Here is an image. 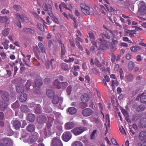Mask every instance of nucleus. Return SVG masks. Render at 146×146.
Returning a JSON list of instances; mask_svg holds the SVG:
<instances>
[{
    "label": "nucleus",
    "instance_id": "obj_45",
    "mask_svg": "<svg viewBox=\"0 0 146 146\" xmlns=\"http://www.w3.org/2000/svg\"><path fill=\"white\" fill-rule=\"evenodd\" d=\"M61 42L60 41V43L62 44L61 46V53L62 55H64L66 52V50L64 47V46L63 44H62V43H61Z\"/></svg>",
    "mask_w": 146,
    "mask_h": 146
},
{
    "label": "nucleus",
    "instance_id": "obj_8",
    "mask_svg": "<svg viewBox=\"0 0 146 146\" xmlns=\"http://www.w3.org/2000/svg\"><path fill=\"white\" fill-rule=\"evenodd\" d=\"M42 8L44 10L47 12L50 16H52L53 14L52 10V7L49 4H44L42 6Z\"/></svg>",
    "mask_w": 146,
    "mask_h": 146
},
{
    "label": "nucleus",
    "instance_id": "obj_14",
    "mask_svg": "<svg viewBox=\"0 0 146 146\" xmlns=\"http://www.w3.org/2000/svg\"><path fill=\"white\" fill-rule=\"evenodd\" d=\"M42 84V80L40 79H37L35 80V84H33V88L36 89L39 88Z\"/></svg>",
    "mask_w": 146,
    "mask_h": 146
},
{
    "label": "nucleus",
    "instance_id": "obj_21",
    "mask_svg": "<svg viewBox=\"0 0 146 146\" xmlns=\"http://www.w3.org/2000/svg\"><path fill=\"white\" fill-rule=\"evenodd\" d=\"M46 94L47 96L49 98H50L54 95L55 93L53 90L49 89L47 90Z\"/></svg>",
    "mask_w": 146,
    "mask_h": 146
},
{
    "label": "nucleus",
    "instance_id": "obj_54",
    "mask_svg": "<svg viewBox=\"0 0 146 146\" xmlns=\"http://www.w3.org/2000/svg\"><path fill=\"white\" fill-rule=\"evenodd\" d=\"M139 146H146V139L145 140L139 142Z\"/></svg>",
    "mask_w": 146,
    "mask_h": 146
},
{
    "label": "nucleus",
    "instance_id": "obj_59",
    "mask_svg": "<svg viewBox=\"0 0 146 146\" xmlns=\"http://www.w3.org/2000/svg\"><path fill=\"white\" fill-rule=\"evenodd\" d=\"M31 82L30 80L27 81L25 85V87L27 89L30 88L29 87L31 85Z\"/></svg>",
    "mask_w": 146,
    "mask_h": 146
},
{
    "label": "nucleus",
    "instance_id": "obj_35",
    "mask_svg": "<svg viewBox=\"0 0 146 146\" xmlns=\"http://www.w3.org/2000/svg\"><path fill=\"white\" fill-rule=\"evenodd\" d=\"M71 146H83L82 143L79 141H76L71 144Z\"/></svg>",
    "mask_w": 146,
    "mask_h": 146
},
{
    "label": "nucleus",
    "instance_id": "obj_2",
    "mask_svg": "<svg viewBox=\"0 0 146 146\" xmlns=\"http://www.w3.org/2000/svg\"><path fill=\"white\" fill-rule=\"evenodd\" d=\"M38 134L37 133H34L33 135H29L27 134L25 135L23 134L22 138L25 143H28L29 144H34L37 140L38 137Z\"/></svg>",
    "mask_w": 146,
    "mask_h": 146
},
{
    "label": "nucleus",
    "instance_id": "obj_33",
    "mask_svg": "<svg viewBox=\"0 0 146 146\" xmlns=\"http://www.w3.org/2000/svg\"><path fill=\"white\" fill-rule=\"evenodd\" d=\"M130 49L131 51L135 52L140 50L141 48L138 46H135L131 47Z\"/></svg>",
    "mask_w": 146,
    "mask_h": 146
},
{
    "label": "nucleus",
    "instance_id": "obj_39",
    "mask_svg": "<svg viewBox=\"0 0 146 146\" xmlns=\"http://www.w3.org/2000/svg\"><path fill=\"white\" fill-rule=\"evenodd\" d=\"M59 100L58 96H54L52 100V103L54 104H56L59 102Z\"/></svg>",
    "mask_w": 146,
    "mask_h": 146
},
{
    "label": "nucleus",
    "instance_id": "obj_16",
    "mask_svg": "<svg viewBox=\"0 0 146 146\" xmlns=\"http://www.w3.org/2000/svg\"><path fill=\"white\" fill-rule=\"evenodd\" d=\"M11 122L13 127L16 129H18L20 127L21 125V123L19 121L13 120Z\"/></svg>",
    "mask_w": 146,
    "mask_h": 146
},
{
    "label": "nucleus",
    "instance_id": "obj_34",
    "mask_svg": "<svg viewBox=\"0 0 146 146\" xmlns=\"http://www.w3.org/2000/svg\"><path fill=\"white\" fill-rule=\"evenodd\" d=\"M112 84L111 86L115 88V86H117L119 85V82L117 80H112L111 81Z\"/></svg>",
    "mask_w": 146,
    "mask_h": 146
},
{
    "label": "nucleus",
    "instance_id": "obj_62",
    "mask_svg": "<svg viewBox=\"0 0 146 146\" xmlns=\"http://www.w3.org/2000/svg\"><path fill=\"white\" fill-rule=\"evenodd\" d=\"M72 90V86H69L67 88V92L68 95L70 94Z\"/></svg>",
    "mask_w": 146,
    "mask_h": 146
},
{
    "label": "nucleus",
    "instance_id": "obj_9",
    "mask_svg": "<svg viewBox=\"0 0 146 146\" xmlns=\"http://www.w3.org/2000/svg\"><path fill=\"white\" fill-rule=\"evenodd\" d=\"M51 126V124L50 123L47 124L46 125V128L44 131V135L46 137L50 136L52 134V132L50 128Z\"/></svg>",
    "mask_w": 146,
    "mask_h": 146
},
{
    "label": "nucleus",
    "instance_id": "obj_63",
    "mask_svg": "<svg viewBox=\"0 0 146 146\" xmlns=\"http://www.w3.org/2000/svg\"><path fill=\"white\" fill-rule=\"evenodd\" d=\"M119 130L120 132L123 134H125V135H127V134L125 132V131L124 128L122 127L121 128L119 127Z\"/></svg>",
    "mask_w": 146,
    "mask_h": 146
},
{
    "label": "nucleus",
    "instance_id": "obj_24",
    "mask_svg": "<svg viewBox=\"0 0 146 146\" xmlns=\"http://www.w3.org/2000/svg\"><path fill=\"white\" fill-rule=\"evenodd\" d=\"M35 126L32 125H29L27 127V131L29 132H32L35 130Z\"/></svg>",
    "mask_w": 146,
    "mask_h": 146
},
{
    "label": "nucleus",
    "instance_id": "obj_52",
    "mask_svg": "<svg viewBox=\"0 0 146 146\" xmlns=\"http://www.w3.org/2000/svg\"><path fill=\"white\" fill-rule=\"evenodd\" d=\"M19 106L18 102L16 101L15 103L12 104L11 106L13 109H15L18 108Z\"/></svg>",
    "mask_w": 146,
    "mask_h": 146
},
{
    "label": "nucleus",
    "instance_id": "obj_10",
    "mask_svg": "<svg viewBox=\"0 0 146 146\" xmlns=\"http://www.w3.org/2000/svg\"><path fill=\"white\" fill-rule=\"evenodd\" d=\"M93 113V111L90 108L85 109L82 111V114L84 117L89 116L92 114Z\"/></svg>",
    "mask_w": 146,
    "mask_h": 146
},
{
    "label": "nucleus",
    "instance_id": "obj_30",
    "mask_svg": "<svg viewBox=\"0 0 146 146\" xmlns=\"http://www.w3.org/2000/svg\"><path fill=\"white\" fill-rule=\"evenodd\" d=\"M38 45L41 52L45 53L46 52L44 46L42 43L40 42H39L38 43Z\"/></svg>",
    "mask_w": 146,
    "mask_h": 146
},
{
    "label": "nucleus",
    "instance_id": "obj_60",
    "mask_svg": "<svg viewBox=\"0 0 146 146\" xmlns=\"http://www.w3.org/2000/svg\"><path fill=\"white\" fill-rule=\"evenodd\" d=\"M37 27L40 30L42 31H44V28L42 25L38 23L37 25Z\"/></svg>",
    "mask_w": 146,
    "mask_h": 146
},
{
    "label": "nucleus",
    "instance_id": "obj_42",
    "mask_svg": "<svg viewBox=\"0 0 146 146\" xmlns=\"http://www.w3.org/2000/svg\"><path fill=\"white\" fill-rule=\"evenodd\" d=\"M16 89L17 92L19 93L23 92L24 90V88L21 86H17Z\"/></svg>",
    "mask_w": 146,
    "mask_h": 146
},
{
    "label": "nucleus",
    "instance_id": "obj_25",
    "mask_svg": "<svg viewBox=\"0 0 146 146\" xmlns=\"http://www.w3.org/2000/svg\"><path fill=\"white\" fill-rule=\"evenodd\" d=\"M19 99L20 101L21 102H25L27 99V94L24 93L21 94Z\"/></svg>",
    "mask_w": 146,
    "mask_h": 146
},
{
    "label": "nucleus",
    "instance_id": "obj_57",
    "mask_svg": "<svg viewBox=\"0 0 146 146\" xmlns=\"http://www.w3.org/2000/svg\"><path fill=\"white\" fill-rule=\"evenodd\" d=\"M140 118V117L138 115H133L132 117V120L133 121H137Z\"/></svg>",
    "mask_w": 146,
    "mask_h": 146
},
{
    "label": "nucleus",
    "instance_id": "obj_40",
    "mask_svg": "<svg viewBox=\"0 0 146 146\" xmlns=\"http://www.w3.org/2000/svg\"><path fill=\"white\" fill-rule=\"evenodd\" d=\"M125 78L128 81H131L133 79V76L131 74H129L125 76Z\"/></svg>",
    "mask_w": 146,
    "mask_h": 146
},
{
    "label": "nucleus",
    "instance_id": "obj_20",
    "mask_svg": "<svg viewBox=\"0 0 146 146\" xmlns=\"http://www.w3.org/2000/svg\"><path fill=\"white\" fill-rule=\"evenodd\" d=\"M55 62L54 59H52L50 61H48L46 62L45 65L47 69H48L50 66L52 68H53L52 64Z\"/></svg>",
    "mask_w": 146,
    "mask_h": 146
},
{
    "label": "nucleus",
    "instance_id": "obj_12",
    "mask_svg": "<svg viewBox=\"0 0 146 146\" xmlns=\"http://www.w3.org/2000/svg\"><path fill=\"white\" fill-rule=\"evenodd\" d=\"M15 16L19 21H25L26 22H28L29 21L28 18L24 16V15H21L18 13H16Z\"/></svg>",
    "mask_w": 146,
    "mask_h": 146
},
{
    "label": "nucleus",
    "instance_id": "obj_37",
    "mask_svg": "<svg viewBox=\"0 0 146 146\" xmlns=\"http://www.w3.org/2000/svg\"><path fill=\"white\" fill-rule=\"evenodd\" d=\"M13 144L12 140L8 138L7 139V141H6L5 146H12Z\"/></svg>",
    "mask_w": 146,
    "mask_h": 146
},
{
    "label": "nucleus",
    "instance_id": "obj_13",
    "mask_svg": "<svg viewBox=\"0 0 146 146\" xmlns=\"http://www.w3.org/2000/svg\"><path fill=\"white\" fill-rule=\"evenodd\" d=\"M53 84L54 86V87L57 88L59 89L61 88V86L64 85L65 86L67 85V83L66 82L63 83H60L58 81V80L54 81L53 83Z\"/></svg>",
    "mask_w": 146,
    "mask_h": 146
},
{
    "label": "nucleus",
    "instance_id": "obj_50",
    "mask_svg": "<svg viewBox=\"0 0 146 146\" xmlns=\"http://www.w3.org/2000/svg\"><path fill=\"white\" fill-rule=\"evenodd\" d=\"M3 22L6 24H8L9 23V20L7 17H1Z\"/></svg>",
    "mask_w": 146,
    "mask_h": 146
},
{
    "label": "nucleus",
    "instance_id": "obj_48",
    "mask_svg": "<svg viewBox=\"0 0 146 146\" xmlns=\"http://www.w3.org/2000/svg\"><path fill=\"white\" fill-rule=\"evenodd\" d=\"M35 113H40L41 112L40 109V106L38 104L35 110Z\"/></svg>",
    "mask_w": 146,
    "mask_h": 146
},
{
    "label": "nucleus",
    "instance_id": "obj_44",
    "mask_svg": "<svg viewBox=\"0 0 146 146\" xmlns=\"http://www.w3.org/2000/svg\"><path fill=\"white\" fill-rule=\"evenodd\" d=\"M145 133L144 131L141 132L139 135V139L141 141L144 140L145 138Z\"/></svg>",
    "mask_w": 146,
    "mask_h": 146
},
{
    "label": "nucleus",
    "instance_id": "obj_41",
    "mask_svg": "<svg viewBox=\"0 0 146 146\" xmlns=\"http://www.w3.org/2000/svg\"><path fill=\"white\" fill-rule=\"evenodd\" d=\"M36 49H37V50H36L35 49L34 50V52L35 53V56L38 58V59H40V58L39 56V54H40V52L38 49V48L37 46L36 47Z\"/></svg>",
    "mask_w": 146,
    "mask_h": 146
},
{
    "label": "nucleus",
    "instance_id": "obj_29",
    "mask_svg": "<svg viewBox=\"0 0 146 146\" xmlns=\"http://www.w3.org/2000/svg\"><path fill=\"white\" fill-rule=\"evenodd\" d=\"M7 104L3 102H0V108L3 111L7 108Z\"/></svg>",
    "mask_w": 146,
    "mask_h": 146
},
{
    "label": "nucleus",
    "instance_id": "obj_64",
    "mask_svg": "<svg viewBox=\"0 0 146 146\" xmlns=\"http://www.w3.org/2000/svg\"><path fill=\"white\" fill-rule=\"evenodd\" d=\"M13 8L14 9L16 10L17 11H18L21 9L20 6L17 5H14L13 6Z\"/></svg>",
    "mask_w": 146,
    "mask_h": 146
},
{
    "label": "nucleus",
    "instance_id": "obj_56",
    "mask_svg": "<svg viewBox=\"0 0 146 146\" xmlns=\"http://www.w3.org/2000/svg\"><path fill=\"white\" fill-rule=\"evenodd\" d=\"M61 7H62L66 9H68V8L67 7L66 5H65V4L64 3H62L61 4H60L59 5V7L60 9V11L61 12H62L63 11L62 10Z\"/></svg>",
    "mask_w": 146,
    "mask_h": 146
},
{
    "label": "nucleus",
    "instance_id": "obj_3",
    "mask_svg": "<svg viewBox=\"0 0 146 146\" xmlns=\"http://www.w3.org/2000/svg\"><path fill=\"white\" fill-rule=\"evenodd\" d=\"M138 5L139 9L137 13V15H144L146 14V5L143 1H140Z\"/></svg>",
    "mask_w": 146,
    "mask_h": 146
},
{
    "label": "nucleus",
    "instance_id": "obj_11",
    "mask_svg": "<svg viewBox=\"0 0 146 146\" xmlns=\"http://www.w3.org/2000/svg\"><path fill=\"white\" fill-rule=\"evenodd\" d=\"M23 33H27L29 34H35L36 32V29L33 28H25L22 30Z\"/></svg>",
    "mask_w": 146,
    "mask_h": 146
},
{
    "label": "nucleus",
    "instance_id": "obj_17",
    "mask_svg": "<svg viewBox=\"0 0 146 146\" xmlns=\"http://www.w3.org/2000/svg\"><path fill=\"white\" fill-rule=\"evenodd\" d=\"M64 126L66 129L69 130L74 127V124L72 122H69L65 123Z\"/></svg>",
    "mask_w": 146,
    "mask_h": 146
},
{
    "label": "nucleus",
    "instance_id": "obj_28",
    "mask_svg": "<svg viewBox=\"0 0 146 146\" xmlns=\"http://www.w3.org/2000/svg\"><path fill=\"white\" fill-rule=\"evenodd\" d=\"M35 119V116L33 114H29L27 117V119L31 122H33Z\"/></svg>",
    "mask_w": 146,
    "mask_h": 146
},
{
    "label": "nucleus",
    "instance_id": "obj_18",
    "mask_svg": "<svg viewBox=\"0 0 146 146\" xmlns=\"http://www.w3.org/2000/svg\"><path fill=\"white\" fill-rule=\"evenodd\" d=\"M104 123L106 127V129H107L110 126L109 115L108 114H107L106 115Z\"/></svg>",
    "mask_w": 146,
    "mask_h": 146
},
{
    "label": "nucleus",
    "instance_id": "obj_38",
    "mask_svg": "<svg viewBox=\"0 0 146 146\" xmlns=\"http://www.w3.org/2000/svg\"><path fill=\"white\" fill-rule=\"evenodd\" d=\"M9 41L8 40H5L4 41L2 42V44L4 46V48L6 49H7L8 48V44Z\"/></svg>",
    "mask_w": 146,
    "mask_h": 146
},
{
    "label": "nucleus",
    "instance_id": "obj_43",
    "mask_svg": "<svg viewBox=\"0 0 146 146\" xmlns=\"http://www.w3.org/2000/svg\"><path fill=\"white\" fill-rule=\"evenodd\" d=\"M44 111L47 113H49L52 112V109L49 107L47 106L44 108Z\"/></svg>",
    "mask_w": 146,
    "mask_h": 146
},
{
    "label": "nucleus",
    "instance_id": "obj_58",
    "mask_svg": "<svg viewBox=\"0 0 146 146\" xmlns=\"http://www.w3.org/2000/svg\"><path fill=\"white\" fill-rule=\"evenodd\" d=\"M54 114L57 118L62 119V116L60 113L55 112H54Z\"/></svg>",
    "mask_w": 146,
    "mask_h": 146
},
{
    "label": "nucleus",
    "instance_id": "obj_51",
    "mask_svg": "<svg viewBox=\"0 0 146 146\" xmlns=\"http://www.w3.org/2000/svg\"><path fill=\"white\" fill-rule=\"evenodd\" d=\"M5 134L8 136H10L13 134V132L11 129H9L6 131Z\"/></svg>",
    "mask_w": 146,
    "mask_h": 146
},
{
    "label": "nucleus",
    "instance_id": "obj_23",
    "mask_svg": "<svg viewBox=\"0 0 146 146\" xmlns=\"http://www.w3.org/2000/svg\"><path fill=\"white\" fill-rule=\"evenodd\" d=\"M82 101L83 103H86L89 100L88 95L86 94L82 95L81 97Z\"/></svg>",
    "mask_w": 146,
    "mask_h": 146
},
{
    "label": "nucleus",
    "instance_id": "obj_7",
    "mask_svg": "<svg viewBox=\"0 0 146 146\" xmlns=\"http://www.w3.org/2000/svg\"><path fill=\"white\" fill-rule=\"evenodd\" d=\"M80 6L81 8V10L83 13L85 15H90L93 14V12L90 13L89 12L90 8L89 7L85 5L83 3L80 4Z\"/></svg>",
    "mask_w": 146,
    "mask_h": 146
},
{
    "label": "nucleus",
    "instance_id": "obj_6",
    "mask_svg": "<svg viewBox=\"0 0 146 146\" xmlns=\"http://www.w3.org/2000/svg\"><path fill=\"white\" fill-rule=\"evenodd\" d=\"M72 135L70 131L65 132L62 134V138L63 141L67 142L69 141L71 138Z\"/></svg>",
    "mask_w": 146,
    "mask_h": 146
},
{
    "label": "nucleus",
    "instance_id": "obj_5",
    "mask_svg": "<svg viewBox=\"0 0 146 146\" xmlns=\"http://www.w3.org/2000/svg\"><path fill=\"white\" fill-rule=\"evenodd\" d=\"M51 146H63V144L59 137H56L52 139Z\"/></svg>",
    "mask_w": 146,
    "mask_h": 146
},
{
    "label": "nucleus",
    "instance_id": "obj_27",
    "mask_svg": "<svg viewBox=\"0 0 146 146\" xmlns=\"http://www.w3.org/2000/svg\"><path fill=\"white\" fill-rule=\"evenodd\" d=\"M76 109L73 107H70L68 108V111L70 114H74L76 112Z\"/></svg>",
    "mask_w": 146,
    "mask_h": 146
},
{
    "label": "nucleus",
    "instance_id": "obj_47",
    "mask_svg": "<svg viewBox=\"0 0 146 146\" xmlns=\"http://www.w3.org/2000/svg\"><path fill=\"white\" fill-rule=\"evenodd\" d=\"M128 66L129 70H132L134 66V63L132 61L129 62L128 63Z\"/></svg>",
    "mask_w": 146,
    "mask_h": 146
},
{
    "label": "nucleus",
    "instance_id": "obj_31",
    "mask_svg": "<svg viewBox=\"0 0 146 146\" xmlns=\"http://www.w3.org/2000/svg\"><path fill=\"white\" fill-rule=\"evenodd\" d=\"M146 93L144 92L142 94L141 96L140 100L142 103H145L146 102Z\"/></svg>",
    "mask_w": 146,
    "mask_h": 146
},
{
    "label": "nucleus",
    "instance_id": "obj_46",
    "mask_svg": "<svg viewBox=\"0 0 146 146\" xmlns=\"http://www.w3.org/2000/svg\"><path fill=\"white\" fill-rule=\"evenodd\" d=\"M62 68L65 70H68V68L67 64L66 63H62L61 64Z\"/></svg>",
    "mask_w": 146,
    "mask_h": 146
},
{
    "label": "nucleus",
    "instance_id": "obj_55",
    "mask_svg": "<svg viewBox=\"0 0 146 146\" xmlns=\"http://www.w3.org/2000/svg\"><path fill=\"white\" fill-rule=\"evenodd\" d=\"M145 108V107L141 105L137 108V110L138 111H142L144 110Z\"/></svg>",
    "mask_w": 146,
    "mask_h": 146
},
{
    "label": "nucleus",
    "instance_id": "obj_53",
    "mask_svg": "<svg viewBox=\"0 0 146 146\" xmlns=\"http://www.w3.org/2000/svg\"><path fill=\"white\" fill-rule=\"evenodd\" d=\"M21 109L22 111L25 112L27 110V107L25 105H23L21 106Z\"/></svg>",
    "mask_w": 146,
    "mask_h": 146
},
{
    "label": "nucleus",
    "instance_id": "obj_61",
    "mask_svg": "<svg viewBox=\"0 0 146 146\" xmlns=\"http://www.w3.org/2000/svg\"><path fill=\"white\" fill-rule=\"evenodd\" d=\"M104 5L106 7L108 11H113V9L109 5H106V4H105L104 3Z\"/></svg>",
    "mask_w": 146,
    "mask_h": 146
},
{
    "label": "nucleus",
    "instance_id": "obj_15",
    "mask_svg": "<svg viewBox=\"0 0 146 146\" xmlns=\"http://www.w3.org/2000/svg\"><path fill=\"white\" fill-rule=\"evenodd\" d=\"M91 121L96 123H100V121L98 119V115L97 114H94L90 117Z\"/></svg>",
    "mask_w": 146,
    "mask_h": 146
},
{
    "label": "nucleus",
    "instance_id": "obj_19",
    "mask_svg": "<svg viewBox=\"0 0 146 146\" xmlns=\"http://www.w3.org/2000/svg\"><path fill=\"white\" fill-rule=\"evenodd\" d=\"M46 121V118L45 116L40 115L37 118V121L40 123H45Z\"/></svg>",
    "mask_w": 146,
    "mask_h": 146
},
{
    "label": "nucleus",
    "instance_id": "obj_4",
    "mask_svg": "<svg viewBox=\"0 0 146 146\" xmlns=\"http://www.w3.org/2000/svg\"><path fill=\"white\" fill-rule=\"evenodd\" d=\"M87 129V128L84 127H75L71 130V132L76 136L82 134L84 131Z\"/></svg>",
    "mask_w": 146,
    "mask_h": 146
},
{
    "label": "nucleus",
    "instance_id": "obj_26",
    "mask_svg": "<svg viewBox=\"0 0 146 146\" xmlns=\"http://www.w3.org/2000/svg\"><path fill=\"white\" fill-rule=\"evenodd\" d=\"M140 124L142 127H146V118H142L140 121Z\"/></svg>",
    "mask_w": 146,
    "mask_h": 146
},
{
    "label": "nucleus",
    "instance_id": "obj_49",
    "mask_svg": "<svg viewBox=\"0 0 146 146\" xmlns=\"http://www.w3.org/2000/svg\"><path fill=\"white\" fill-rule=\"evenodd\" d=\"M97 130H94L92 132L90 138L91 139H94L95 138V136L97 134Z\"/></svg>",
    "mask_w": 146,
    "mask_h": 146
},
{
    "label": "nucleus",
    "instance_id": "obj_22",
    "mask_svg": "<svg viewBox=\"0 0 146 146\" xmlns=\"http://www.w3.org/2000/svg\"><path fill=\"white\" fill-rule=\"evenodd\" d=\"M2 98L4 101H8L9 100L8 93L5 92H3L2 95Z\"/></svg>",
    "mask_w": 146,
    "mask_h": 146
},
{
    "label": "nucleus",
    "instance_id": "obj_32",
    "mask_svg": "<svg viewBox=\"0 0 146 146\" xmlns=\"http://www.w3.org/2000/svg\"><path fill=\"white\" fill-rule=\"evenodd\" d=\"M10 31L9 29L8 28H6L2 31V34L4 36H7L9 34Z\"/></svg>",
    "mask_w": 146,
    "mask_h": 146
},
{
    "label": "nucleus",
    "instance_id": "obj_1",
    "mask_svg": "<svg viewBox=\"0 0 146 146\" xmlns=\"http://www.w3.org/2000/svg\"><path fill=\"white\" fill-rule=\"evenodd\" d=\"M90 37L92 41V43L93 46L91 48V50L93 51L98 48L100 50H105L108 48H111L113 46L110 42L109 39L110 38V36L108 33H106L101 34L100 36V38L98 39L96 42L93 40L95 39L94 34L92 33H89Z\"/></svg>",
    "mask_w": 146,
    "mask_h": 146
},
{
    "label": "nucleus",
    "instance_id": "obj_36",
    "mask_svg": "<svg viewBox=\"0 0 146 146\" xmlns=\"http://www.w3.org/2000/svg\"><path fill=\"white\" fill-rule=\"evenodd\" d=\"M8 138H5L1 139L0 140V145L2 146H5L6 141H7V139Z\"/></svg>",
    "mask_w": 146,
    "mask_h": 146
}]
</instances>
